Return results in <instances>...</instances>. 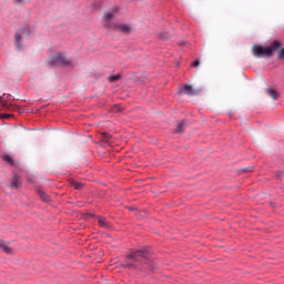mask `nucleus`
<instances>
[{
  "instance_id": "f257e3e1",
  "label": "nucleus",
  "mask_w": 284,
  "mask_h": 284,
  "mask_svg": "<svg viewBox=\"0 0 284 284\" xmlns=\"http://www.w3.org/2000/svg\"><path fill=\"white\" fill-rule=\"evenodd\" d=\"M150 254H152V252L148 246L131 251L126 255L123 266L129 270H139L143 264L150 261Z\"/></svg>"
},
{
  "instance_id": "f03ea898",
  "label": "nucleus",
  "mask_w": 284,
  "mask_h": 284,
  "mask_svg": "<svg viewBox=\"0 0 284 284\" xmlns=\"http://www.w3.org/2000/svg\"><path fill=\"white\" fill-rule=\"evenodd\" d=\"M281 45V42L275 40L270 47L266 48H263L262 45H254L252 52L257 59L261 57H272V54H274V52H276Z\"/></svg>"
},
{
  "instance_id": "7ed1b4c3",
  "label": "nucleus",
  "mask_w": 284,
  "mask_h": 284,
  "mask_svg": "<svg viewBox=\"0 0 284 284\" xmlns=\"http://www.w3.org/2000/svg\"><path fill=\"white\" fill-rule=\"evenodd\" d=\"M114 14H116V10L106 11L103 14L102 24H103V28H106V30H112V28L115 23V22L112 21V19H114Z\"/></svg>"
},
{
  "instance_id": "20e7f679",
  "label": "nucleus",
  "mask_w": 284,
  "mask_h": 284,
  "mask_svg": "<svg viewBox=\"0 0 284 284\" xmlns=\"http://www.w3.org/2000/svg\"><path fill=\"white\" fill-rule=\"evenodd\" d=\"M51 65H70V60L65 54L63 53H58L51 60L49 61Z\"/></svg>"
},
{
  "instance_id": "39448f33",
  "label": "nucleus",
  "mask_w": 284,
  "mask_h": 284,
  "mask_svg": "<svg viewBox=\"0 0 284 284\" xmlns=\"http://www.w3.org/2000/svg\"><path fill=\"white\" fill-rule=\"evenodd\" d=\"M112 30L121 32L122 34H130L132 32V26L128 23H114Z\"/></svg>"
},
{
  "instance_id": "423d86ee",
  "label": "nucleus",
  "mask_w": 284,
  "mask_h": 284,
  "mask_svg": "<svg viewBox=\"0 0 284 284\" xmlns=\"http://www.w3.org/2000/svg\"><path fill=\"white\" fill-rule=\"evenodd\" d=\"M183 90H184V94H187L189 97H194L195 94H199V90L194 89L190 84H185L183 87Z\"/></svg>"
},
{
  "instance_id": "0eeeda50",
  "label": "nucleus",
  "mask_w": 284,
  "mask_h": 284,
  "mask_svg": "<svg viewBox=\"0 0 284 284\" xmlns=\"http://www.w3.org/2000/svg\"><path fill=\"white\" fill-rule=\"evenodd\" d=\"M266 94H268V97H271V99H273V101L278 100V97H281V93H278V91H276L272 88L266 89Z\"/></svg>"
},
{
  "instance_id": "6e6552de",
  "label": "nucleus",
  "mask_w": 284,
  "mask_h": 284,
  "mask_svg": "<svg viewBox=\"0 0 284 284\" xmlns=\"http://www.w3.org/2000/svg\"><path fill=\"white\" fill-rule=\"evenodd\" d=\"M98 225H100V227H110V224L108 223V219L103 216H98Z\"/></svg>"
},
{
  "instance_id": "1a4fd4ad",
  "label": "nucleus",
  "mask_w": 284,
  "mask_h": 284,
  "mask_svg": "<svg viewBox=\"0 0 284 284\" xmlns=\"http://www.w3.org/2000/svg\"><path fill=\"white\" fill-rule=\"evenodd\" d=\"M11 184L13 187H19L21 185V179L18 175H14L11 179Z\"/></svg>"
},
{
  "instance_id": "9d476101",
  "label": "nucleus",
  "mask_w": 284,
  "mask_h": 284,
  "mask_svg": "<svg viewBox=\"0 0 284 284\" xmlns=\"http://www.w3.org/2000/svg\"><path fill=\"white\" fill-rule=\"evenodd\" d=\"M0 250H2L6 254H12V247L8 246L6 243H0Z\"/></svg>"
},
{
  "instance_id": "9b49d317",
  "label": "nucleus",
  "mask_w": 284,
  "mask_h": 284,
  "mask_svg": "<svg viewBox=\"0 0 284 284\" xmlns=\"http://www.w3.org/2000/svg\"><path fill=\"white\" fill-rule=\"evenodd\" d=\"M38 194H39L40 199L42 201H44L45 203H48V201H50V196L48 194H45L43 191H38Z\"/></svg>"
},
{
  "instance_id": "f8f14e48",
  "label": "nucleus",
  "mask_w": 284,
  "mask_h": 284,
  "mask_svg": "<svg viewBox=\"0 0 284 284\" xmlns=\"http://www.w3.org/2000/svg\"><path fill=\"white\" fill-rule=\"evenodd\" d=\"M16 45L18 50H21V34L16 33Z\"/></svg>"
},
{
  "instance_id": "ddd939ff",
  "label": "nucleus",
  "mask_w": 284,
  "mask_h": 284,
  "mask_svg": "<svg viewBox=\"0 0 284 284\" xmlns=\"http://www.w3.org/2000/svg\"><path fill=\"white\" fill-rule=\"evenodd\" d=\"M121 79V74L110 75L109 81L110 83H114V81H119Z\"/></svg>"
},
{
  "instance_id": "4468645a",
  "label": "nucleus",
  "mask_w": 284,
  "mask_h": 284,
  "mask_svg": "<svg viewBox=\"0 0 284 284\" xmlns=\"http://www.w3.org/2000/svg\"><path fill=\"white\" fill-rule=\"evenodd\" d=\"M71 186L74 187V190H81V187H83V184L72 181Z\"/></svg>"
},
{
  "instance_id": "2eb2a0df",
  "label": "nucleus",
  "mask_w": 284,
  "mask_h": 284,
  "mask_svg": "<svg viewBox=\"0 0 284 284\" xmlns=\"http://www.w3.org/2000/svg\"><path fill=\"white\" fill-rule=\"evenodd\" d=\"M3 161H7V163H9V165H14V160L12 158H10V155H4Z\"/></svg>"
},
{
  "instance_id": "dca6fc26",
  "label": "nucleus",
  "mask_w": 284,
  "mask_h": 284,
  "mask_svg": "<svg viewBox=\"0 0 284 284\" xmlns=\"http://www.w3.org/2000/svg\"><path fill=\"white\" fill-rule=\"evenodd\" d=\"M277 59H278V61H283V59H284V48L280 49V51L277 53Z\"/></svg>"
},
{
  "instance_id": "f3484780",
  "label": "nucleus",
  "mask_w": 284,
  "mask_h": 284,
  "mask_svg": "<svg viewBox=\"0 0 284 284\" xmlns=\"http://www.w3.org/2000/svg\"><path fill=\"white\" fill-rule=\"evenodd\" d=\"M185 125V121L178 123L176 132H183V126Z\"/></svg>"
},
{
  "instance_id": "a211bd4d",
  "label": "nucleus",
  "mask_w": 284,
  "mask_h": 284,
  "mask_svg": "<svg viewBox=\"0 0 284 284\" xmlns=\"http://www.w3.org/2000/svg\"><path fill=\"white\" fill-rule=\"evenodd\" d=\"M160 39H162L163 41H165V39H170V33L165 32L160 34Z\"/></svg>"
},
{
  "instance_id": "6ab92c4d",
  "label": "nucleus",
  "mask_w": 284,
  "mask_h": 284,
  "mask_svg": "<svg viewBox=\"0 0 284 284\" xmlns=\"http://www.w3.org/2000/svg\"><path fill=\"white\" fill-rule=\"evenodd\" d=\"M13 3H16V6H21V3H23V0H13Z\"/></svg>"
},
{
  "instance_id": "aec40b11",
  "label": "nucleus",
  "mask_w": 284,
  "mask_h": 284,
  "mask_svg": "<svg viewBox=\"0 0 284 284\" xmlns=\"http://www.w3.org/2000/svg\"><path fill=\"white\" fill-rule=\"evenodd\" d=\"M200 61L199 60H195L193 63H192V65H193V68H197V65H200Z\"/></svg>"
},
{
  "instance_id": "412c9836",
  "label": "nucleus",
  "mask_w": 284,
  "mask_h": 284,
  "mask_svg": "<svg viewBox=\"0 0 284 284\" xmlns=\"http://www.w3.org/2000/svg\"><path fill=\"white\" fill-rule=\"evenodd\" d=\"M0 119H10V114H1Z\"/></svg>"
}]
</instances>
